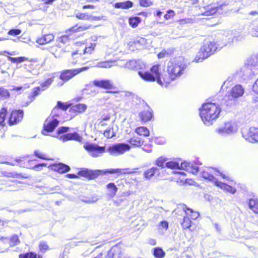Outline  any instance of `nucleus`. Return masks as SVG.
<instances>
[{"label":"nucleus","mask_w":258,"mask_h":258,"mask_svg":"<svg viewBox=\"0 0 258 258\" xmlns=\"http://www.w3.org/2000/svg\"><path fill=\"white\" fill-rule=\"evenodd\" d=\"M157 173H159V169L157 167H153L144 172V176L146 179L149 180Z\"/></svg>","instance_id":"c85d7f7f"},{"label":"nucleus","mask_w":258,"mask_h":258,"mask_svg":"<svg viewBox=\"0 0 258 258\" xmlns=\"http://www.w3.org/2000/svg\"><path fill=\"white\" fill-rule=\"evenodd\" d=\"M158 226L159 230L166 231L168 228V222L166 221H162L159 223Z\"/></svg>","instance_id":"603ef678"},{"label":"nucleus","mask_w":258,"mask_h":258,"mask_svg":"<svg viewBox=\"0 0 258 258\" xmlns=\"http://www.w3.org/2000/svg\"><path fill=\"white\" fill-rule=\"evenodd\" d=\"M0 240H2L4 243L9 241L10 246L13 247L20 243V241L18 236L17 235H13L9 239L7 237H0Z\"/></svg>","instance_id":"6ab92c4d"},{"label":"nucleus","mask_w":258,"mask_h":258,"mask_svg":"<svg viewBox=\"0 0 258 258\" xmlns=\"http://www.w3.org/2000/svg\"><path fill=\"white\" fill-rule=\"evenodd\" d=\"M10 96V93L7 89L0 87V99H7Z\"/></svg>","instance_id":"37998d69"},{"label":"nucleus","mask_w":258,"mask_h":258,"mask_svg":"<svg viewBox=\"0 0 258 258\" xmlns=\"http://www.w3.org/2000/svg\"><path fill=\"white\" fill-rule=\"evenodd\" d=\"M29 88V85L28 84H25L23 86L20 87H13L11 90L12 91H24V90Z\"/></svg>","instance_id":"bf43d9fd"},{"label":"nucleus","mask_w":258,"mask_h":258,"mask_svg":"<svg viewBox=\"0 0 258 258\" xmlns=\"http://www.w3.org/2000/svg\"><path fill=\"white\" fill-rule=\"evenodd\" d=\"M167 161V159L163 157H160L156 160L155 164L158 167L161 168H164L165 167V162Z\"/></svg>","instance_id":"49530a36"},{"label":"nucleus","mask_w":258,"mask_h":258,"mask_svg":"<svg viewBox=\"0 0 258 258\" xmlns=\"http://www.w3.org/2000/svg\"><path fill=\"white\" fill-rule=\"evenodd\" d=\"M19 257V258H42L41 256L32 252L20 254Z\"/></svg>","instance_id":"a19ab883"},{"label":"nucleus","mask_w":258,"mask_h":258,"mask_svg":"<svg viewBox=\"0 0 258 258\" xmlns=\"http://www.w3.org/2000/svg\"><path fill=\"white\" fill-rule=\"evenodd\" d=\"M249 208L255 213L258 214V200L251 199H250L248 203Z\"/></svg>","instance_id":"f704fd0d"},{"label":"nucleus","mask_w":258,"mask_h":258,"mask_svg":"<svg viewBox=\"0 0 258 258\" xmlns=\"http://www.w3.org/2000/svg\"><path fill=\"white\" fill-rule=\"evenodd\" d=\"M247 66L258 71V55H253L247 60Z\"/></svg>","instance_id":"b1692460"},{"label":"nucleus","mask_w":258,"mask_h":258,"mask_svg":"<svg viewBox=\"0 0 258 258\" xmlns=\"http://www.w3.org/2000/svg\"><path fill=\"white\" fill-rule=\"evenodd\" d=\"M69 131V127L61 126L58 128L56 135L54 136V137L58 138L60 134L62 133H67Z\"/></svg>","instance_id":"864d4df0"},{"label":"nucleus","mask_w":258,"mask_h":258,"mask_svg":"<svg viewBox=\"0 0 258 258\" xmlns=\"http://www.w3.org/2000/svg\"><path fill=\"white\" fill-rule=\"evenodd\" d=\"M114 62L112 61H106L98 62L95 67L101 68H110L113 66Z\"/></svg>","instance_id":"4c0bfd02"},{"label":"nucleus","mask_w":258,"mask_h":258,"mask_svg":"<svg viewBox=\"0 0 258 258\" xmlns=\"http://www.w3.org/2000/svg\"><path fill=\"white\" fill-rule=\"evenodd\" d=\"M202 177L205 179L209 180V181L213 182L216 185V182H219L218 181L214 176V175H219L223 179H226L228 181H232V179L229 176H226L224 174L220 172L219 171L217 170L216 169L213 168H207L205 169L201 173Z\"/></svg>","instance_id":"39448f33"},{"label":"nucleus","mask_w":258,"mask_h":258,"mask_svg":"<svg viewBox=\"0 0 258 258\" xmlns=\"http://www.w3.org/2000/svg\"><path fill=\"white\" fill-rule=\"evenodd\" d=\"M53 81V78L48 79L45 82L40 85L39 87H40L41 91L45 90L49 86L52 84Z\"/></svg>","instance_id":"c03bdc74"},{"label":"nucleus","mask_w":258,"mask_h":258,"mask_svg":"<svg viewBox=\"0 0 258 258\" xmlns=\"http://www.w3.org/2000/svg\"><path fill=\"white\" fill-rule=\"evenodd\" d=\"M34 155L38 158L42 159H44V160H48V159L46 157L45 155L40 152L39 151H37V150L35 151Z\"/></svg>","instance_id":"0e129e2a"},{"label":"nucleus","mask_w":258,"mask_h":258,"mask_svg":"<svg viewBox=\"0 0 258 258\" xmlns=\"http://www.w3.org/2000/svg\"><path fill=\"white\" fill-rule=\"evenodd\" d=\"M86 109L87 106L84 104H78L74 106V109L79 113L84 112Z\"/></svg>","instance_id":"8fccbe9b"},{"label":"nucleus","mask_w":258,"mask_h":258,"mask_svg":"<svg viewBox=\"0 0 258 258\" xmlns=\"http://www.w3.org/2000/svg\"><path fill=\"white\" fill-rule=\"evenodd\" d=\"M216 186L220 187L221 189L229 192L232 194H234L236 192V190L235 188L225 183L220 182H216Z\"/></svg>","instance_id":"393cba45"},{"label":"nucleus","mask_w":258,"mask_h":258,"mask_svg":"<svg viewBox=\"0 0 258 258\" xmlns=\"http://www.w3.org/2000/svg\"><path fill=\"white\" fill-rule=\"evenodd\" d=\"M162 68L160 64L153 66L148 71H139L138 74L144 81L147 82L157 81V83L162 87H167L164 81L166 75H162Z\"/></svg>","instance_id":"7ed1b4c3"},{"label":"nucleus","mask_w":258,"mask_h":258,"mask_svg":"<svg viewBox=\"0 0 258 258\" xmlns=\"http://www.w3.org/2000/svg\"><path fill=\"white\" fill-rule=\"evenodd\" d=\"M221 111V108L218 104L207 102L200 109V115L204 123L209 126L219 117Z\"/></svg>","instance_id":"f03ea898"},{"label":"nucleus","mask_w":258,"mask_h":258,"mask_svg":"<svg viewBox=\"0 0 258 258\" xmlns=\"http://www.w3.org/2000/svg\"><path fill=\"white\" fill-rule=\"evenodd\" d=\"M143 64H141V62L139 61H137L136 60H131L127 61L125 64V67L131 70H138L139 69H142Z\"/></svg>","instance_id":"4be33fe9"},{"label":"nucleus","mask_w":258,"mask_h":258,"mask_svg":"<svg viewBox=\"0 0 258 258\" xmlns=\"http://www.w3.org/2000/svg\"><path fill=\"white\" fill-rule=\"evenodd\" d=\"M131 147L128 144L118 143L110 146L107 149V152L112 155L117 156L129 151Z\"/></svg>","instance_id":"1a4fd4ad"},{"label":"nucleus","mask_w":258,"mask_h":258,"mask_svg":"<svg viewBox=\"0 0 258 258\" xmlns=\"http://www.w3.org/2000/svg\"><path fill=\"white\" fill-rule=\"evenodd\" d=\"M82 54V53L80 52H79V50L75 51L72 53V57L73 59V60L72 61V63L74 64H75L77 63V62L78 61V59L81 56Z\"/></svg>","instance_id":"09e8293b"},{"label":"nucleus","mask_w":258,"mask_h":258,"mask_svg":"<svg viewBox=\"0 0 258 258\" xmlns=\"http://www.w3.org/2000/svg\"><path fill=\"white\" fill-rule=\"evenodd\" d=\"M52 170L59 173H64L70 170V168L68 165L62 163L54 164L50 165Z\"/></svg>","instance_id":"412c9836"},{"label":"nucleus","mask_w":258,"mask_h":258,"mask_svg":"<svg viewBox=\"0 0 258 258\" xmlns=\"http://www.w3.org/2000/svg\"><path fill=\"white\" fill-rule=\"evenodd\" d=\"M78 174L84 177H90L93 175V171L86 168H83L79 171Z\"/></svg>","instance_id":"79ce46f5"},{"label":"nucleus","mask_w":258,"mask_h":258,"mask_svg":"<svg viewBox=\"0 0 258 258\" xmlns=\"http://www.w3.org/2000/svg\"><path fill=\"white\" fill-rule=\"evenodd\" d=\"M241 72L243 73V77L244 79H248L251 78L255 74L258 73L257 71L254 70L248 66H244L241 69Z\"/></svg>","instance_id":"a211bd4d"},{"label":"nucleus","mask_w":258,"mask_h":258,"mask_svg":"<svg viewBox=\"0 0 258 258\" xmlns=\"http://www.w3.org/2000/svg\"><path fill=\"white\" fill-rule=\"evenodd\" d=\"M9 60L11 61L12 62L19 63L24 61H26L28 59V58L24 56H21L18 57H9Z\"/></svg>","instance_id":"a18cd8bd"},{"label":"nucleus","mask_w":258,"mask_h":258,"mask_svg":"<svg viewBox=\"0 0 258 258\" xmlns=\"http://www.w3.org/2000/svg\"><path fill=\"white\" fill-rule=\"evenodd\" d=\"M227 42V39L224 40L223 43H219L215 40L212 41L205 40L193 61L196 63L202 62L217 50H220L225 46Z\"/></svg>","instance_id":"f257e3e1"},{"label":"nucleus","mask_w":258,"mask_h":258,"mask_svg":"<svg viewBox=\"0 0 258 258\" xmlns=\"http://www.w3.org/2000/svg\"><path fill=\"white\" fill-rule=\"evenodd\" d=\"M153 254L156 258H163L165 255V252L160 247L153 248Z\"/></svg>","instance_id":"58836bf2"},{"label":"nucleus","mask_w":258,"mask_h":258,"mask_svg":"<svg viewBox=\"0 0 258 258\" xmlns=\"http://www.w3.org/2000/svg\"><path fill=\"white\" fill-rule=\"evenodd\" d=\"M242 137L249 143H258V128L250 127L247 133H242Z\"/></svg>","instance_id":"9b49d317"},{"label":"nucleus","mask_w":258,"mask_h":258,"mask_svg":"<svg viewBox=\"0 0 258 258\" xmlns=\"http://www.w3.org/2000/svg\"><path fill=\"white\" fill-rule=\"evenodd\" d=\"M84 148L93 157H98L105 151V147H100L94 144H86L84 145Z\"/></svg>","instance_id":"9d476101"},{"label":"nucleus","mask_w":258,"mask_h":258,"mask_svg":"<svg viewBox=\"0 0 258 258\" xmlns=\"http://www.w3.org/2000/svg\"><path fill=\"white\" fill-rule=\"evenodd\" d=\"M23 117L22 110L13 111L9 117V123L10 125H14L20 121Z\"/></svg>","instance_id":"2eb2a0df"},{"label":"nucleus","mask_w":258,"mask_h":258,"mask_svg":"<svg viewBox=\"0 0 258 258\" xmlns=\"http://www.w3.org/2000/svg\"><path fill=\"white\" fill-rule=\"evenodd\" d=\"M183 210L185 212L186 216H189L193 220H196L200 216V214L196 211H194L191 209L187 208L186 205L183 206Z\"/></svg>","instance_id":"a878e982"},{"label":"nucleus","mask_w":258,"mask_h":258,"mask_svg":"<svg viewBox=\"0 0 258 258\" xmlns=\"http://www.w3.org/2000/svg\"><path fill=\"white\" fill-rule=\"evenodd\" d=\"M21 31L20 29H12L9 31L8 34H9L10 35L16 36V35L20 34L21 33Z\"/></svg>","instance_id":"69168bd1"},{"label":"nucleus","mask_w":258,"mask_h":258,"mask_svg":"<svg viewBox=\"0 0 258 258\" xmlns=\"http://www.w3.org/2000/svg\"><path fill=\"white\" fill-rule=\"evenodd\" d=\"M174 15V12L172 10L168 11L167 14L164 15V18L166 20H168L173 17Z\"/></svg>","instance_id":"774afa93"},{"label":"nucleus","mask_w":258,"mask_h":258,"mask_svg":"<svg viewBox=\"0 0 258 258\" xmlns=\"http://www.w3.org/2000/svg\"><path fill=\"white\" fill-rule=\"evenodd\" d=\"M7 112V109L5 108L2 109L0 112V124L4 125V123L5 121L6 114Z\"/></svg>","instance_id":"5fc2aeb1"},{"label":"nucleus","mask_w":258,"mask_h":258,"mask_svg":"<svg viewBox=\"0 0 258 258\" xmlns=\"http://www.w3.org/2000/svg\"><path fill=\"white\" fill-rule=\"evenodd\" d=\"M165 167L171 169H181L180 164L177 161H170L165 163Z\"/></svg>","instance_id":"72a5a7b5"},{"label":"nucleus","mask_w":258,"mask_h":258,"mask_svg":"<svg viewBox=\"0 0 258 258\" xmlns=\"http://www.w3.org/2000/svg\"><path fill=\"white\" fill-rule=\"evenodd\" d=\"M232 34L230 31H224L219 34L217 39L215 40L219 43H223L224 40L227 39V42L225 44V46L229 42L232 41Z\"/></svg>","instance_id":"f3484780"},{"label":"nucleus","mask_w":258,"mask_h":258,"mask_svg":"<svg viewBox=\"0 0 258 258\" xmlns=\"http://www.w3.org/2000/svg\"><path fill=\"white\" fill-rule=\"evenodd\" d=\"M57 46L59 48H61L64 45H68L70 42V39L67 35H63L58 37L56 39Z\"/></svg>","instance_id":"7c9ffc66"},{"label":"nucleus","mask_w":258,"mask_h":258,"mask_svg":"<svg viewBox=\"0 0 258 258\" xmlns=\"http://www.w3.org/2000/svg\"><path fill=\"white\" fill-rule=\"evenodd\" d=\"M76 17L80 20L98 21L101 19L100 17L93 16L86 13H78L76 14Z\"/></svg>","instance_id":"5701e85b"},{"label":"nucleus","mask_w":258,"mask_h":258,"mask_svg":"<svg viewBox=\"0 0 258 258\" xmlns=\"http://www.w3.org/2000/svg\"><path fill=\"white\" fill-rule=\"evenodd\" d=\"M238 131L237 124L233 122H226L224 125L216 129V132L222 136L230 135L236 133Z\"/></svg>","instance_id":"6e6552de"},{"label":"nucleus","mask_w":258,"mask_h":258,"mask_svg":"<svg viewBox=\"0 0 258 258\" xmlns=\"http://www.w3.org/2000/svg\"><path fill=\"white\" fill-rule=\"evenodd\" d=\"M185 68V64L179 59H174L168 62L167 64L168 75H166V78L164 80L167 87L172 81L182 74Z\"/></svg>","instance_id":"20e7f679"},{"label":"nucleus","mask_w":258,"mask_h":258,"mask_svg":"<svg viewBox=\"0 0 258 258\" xmlns=\"http://www.w3.org/2000/svg\"><path fill=\"white\" fill-rule=\"evenodd\" d=\"M123 201V199L118 197L116 200H113V203L116 206H119L122 203Z\"/></svg>","instance_id":"338daca9"},{"label":"nucleus","mask_w":258,"mask_h":258,"mask_svg":"<svg viewBox=\"0 0 258 258\" xmlns=\"http://www.w3.org/2000/svg\"><path fill=\"white\" fill-rule=\"evenodd\" d=\"M77 45H82L83 46V53H90L91 54L94 49L96 46V44L94 43H90L88 45H85L84 43L80 42H76Z\"/></svg>","instance_id":"2f4dec72"},{"label":"nucleus","mask_w":258,"mask_h":258,"mask_svg":"<svg viewBox=\"0 0 258 258\" xmlns=\"http://www.w3.org/2000/svg\"><path fill=\"white\" fill-rule=\"evenodd\" d=\"M147 110H144L140 113L139 117L143 122L150 121L152 118V112L149 107L147 106Z\"/></svg>","instance_id":"aec40b11"},{"label":"nucleus","mask_w":258,"mask_h":258,"mask_svg":"<svg viewBox=\"0 0 258 258\" xmlns=\"http://www.w3.org/2000/svg\"><path fill=\"white\" fill-rule=\"evenodd\" d=\"M180 168L193 174H196L199 171V167L195 163L190 162H181Z\"/></svg>","instance_id":"dca6fc26"},{"label":"nucleus","mask_w":258,"mask_h":258,"mask_svg":"<svg viewBox=\"0 0 258 258\" xmlns=\"http://www.w3.org/2000/svg\"><path fill=\"white\" fill-rule=\"evenodd\" d=\"M59 139L63 142L73 140L80 143L82 142L83 140V138L76 132L62 135L59 137Z\"/></svg>","instance_id":"4468645a"},{"label":"nucleus","mask_w":258,"mask_h":258,"mask_svg":"<svg viewBox=\"0 0 258 258\" xmlns=\"http://www.w3.org/2000/svg\"><path fill=\"white\" fill-rule=\"evenodd\" d=\"M96 174L99 175L98 173L105 174L107 173L109 174H116L119 173L120 174H132L135 172L134 169L129 168H117V169H109L103 170H96L94 171Z\"/></svg>","instance_id":"ddd939ff"},{"label":"nucleus","mask_w":258,"mask_h":258,"mask_svg":"<svg viewBox=\"0 0 258 258\" xmlns=\"http://www.w3.org/2000/svg\"><path fill=\"white\" fill-rule=\"evenodd\" d=\"M94 84L104 89H110L112 87V84L108 80L94 81Z\"/></svg>","instance_id":"bb28decb"},{"label":"nucleus","mask_w":258,"mask_h":258,"mask_svg":"<svg viewBox=\"0 0 258 258\" xmlns=\"http://www.w3.org/2000/svg\"><path fill=\"white\" fill-rule=\"evenodd\" d=\"M40 250L42 252H45L48 249V245L45 242H41L39 245Z\"/></svg>","instance_id":"6e6d98bb"},{"label":"nucleus","mask_w":258,"mask_h":258,"mask_svg":"<svg viewBox=\"0 0 258 258\" xmlns=\"http://www.w3.org/2000/svg\"><path fill=\"white\" fill-rule=\"evenodd\" d=\"M191 221L187 216L184 217L181 225L184 229L189 228L191 226Z\"/></svg>","instance_id":"3c124183"},{"label":"nucleus","mask_w":258,"mask_h":258,"mask_svg":"<svg viewBox=\"0 0 258 258\" xmlns=\"http://www.w3.org/2000/svg\"><path fill=\"white\" fill-rule=\"evenodd\" d=\"M41 91L40 89V87H37L34 89L33 91L32 92V94L31 96V101L35 99V97L37 96L39 94V91Z\"/></svg>","instance_id":"052dcab7"},{"label":"nucleus","mask_w":258,"mask_h":258,"mask_svg":"<svg viewBox=\"0 0 258 258\" xmlns=\"http://www.w3.org/2000/svg\"><path fill=\"white\" fill-rule=\"evenodd\" d=\"M89 67H84L78 69L64 70L60 72L59 79L63 82L59 83L58 85L61 86L64 82L69 81L70 79L77 75L78 74L88 70Z\"/></svg>","instance_id":"423d86ee"},{"label":"nucleus","mask_w":258,"mask_h":258,"mask_svg":"<svg viewBox=\"0 0 258 258\" xmlns=\"http://www.w3.org/2000/svg\"><path fill=\"white\" fill-rule=\"evenodd\" d=\"M81 200L86 203L91 204L97 202L98 200V198L96 196H93L91 197L85 198Z\"/></svg>","instance_id":"de8ad7c7"},{"label":"nucleus","mask_w":258,"mask_h":258,"mask_svg":"<svg viewBox=\"0 0 258 258\" xmlns=\"http://www.w3.org/2000/svg\"><path fill=\"white\" fill-rule=\"evenodd\" d=\"M133 3L130 1L116 3L114 6L116 9H127L133 7Z\"/></svg>","instance_id":"c756f323"},{"label":"nucleus","mask_w":258,"mask_h":258,"mask_svg":"<svg viewBox=\"0 0 258 258\" xmlns=\"http://www.w3.org/2000/svg\"><path fill=\"white\" fill-rule=\"evenodd\" d=\"M57 47H58L57 46V45H56V46H54L53 47H51L49 48V52L50 53H51L54 55V56L56 58H59L61 57V53L62 52H66V51L62 49L60 50V51L59 52H58V51L57 50Z\"/></svg>","instance_id":"c9c22d12"},{"label":"nucleus","mask_w":258,"mask_h":258,"mask_svg":"<svg viewBox=\"0 0 258 258\" xmlns=\"http://www.w3.org/2000/svg\"><path fill=\"white\" fill-rule=\"evenodd\" d=\"M59 121L56 118L49 117L43 124L44 131L42 132L43 135H47L46 133L52 132L57 126Z\"/></svg>","instance_id":"f8f14e48"},{"label":"nucleus","mask_w":258,"mask_h":258,"mask_svg":"<svg viewBox=\"0 0 258 258\" xmlns=\"http://www.w3.org/2000/svg\"><path fill=\"white\" fill-rule=\"evenodd\" d=\"M57 106L63 110H66L69 107V105L62 103L60 101H58L57 103Z\"/></svg>","instance_id":"680f3d73"},{"label":"nucleus","mask_w":258,"mask_h":258,"mask_svg":"<svg viewBox=\"0 0 258 258\" xmlns=\"http://www.w3.org/2000/svg\"><path fill=\"white\" fill-rule=\"evenodd\" d=\"M127 142L132 146L139 147L141 146L144 142V141L138 136H134L131 138Z\"/></svg>","instance_id":"cd10ccee"},{"label":"nucleus","mask_w":258,"mask_h":258,"mask_svg":"<svg viewBox=\"0 0 258 258\" xmlns=\"http://www.w3.org/2000/svg\"><path fill=\"white\" fill-rule=\"evenodd\" d=\"M141 22V19L138 17H131L128 20V23L133 28H136Z\"/></svg>","instance_id":"ea45409f"},{"label":"nucleus","mask_w":258,"mask_h":258,"mask_svg":"<svg viewBox=\"0 0 258 258\" xmlns=\"http://www.w3.org/2000/svg\"><path fill=\"white\" fill-rule=\"evenodd\" d=\"M106 188L109 191V196L110 197L113 198L116 195L118 188L114 183H109L107 184Z\"/></svg>","instance_id":"473e14b6"},{"label":"nucleus","mask_w":258,"mask_h":258,"mask_svg":"<svg viewBox=\"0 0 258 258\" xmlns=\"http://www.w3.org/2000/svg\"><path fill=\"white\" fill-rule=\"evenodd\" d=\"M104 135L107 138H111L114 136V134L112 131V129L109 128L104 131Z\"/></svg>","instance_id":"13d9d810"},{"label":"nucleus","mask_w":258,"mask_h":258,"mask_svg":"<svg viewBox=\"0 0 258 258\" xmlns=\"http://www.w3.org/2000/svg\"><path fill=\"white\" fill-rule=\"evenodd\" d=\"M43 37L45 39V40L46 43L51 42L54 38V35L52 34H46V35H44Z\"/></svg>","instance_id":"e2e57ef3"},{"label":"nucleus","mask_w":258,"mask_h":258,"mask_svg":"<svg viewBox=\"0 0 258 258\" xmlns=\"http://www.w3.org/2000/svg\"><path fill=\"white\" fill-rule=\"evenodd\" d=\"M140 4L142 7H147L153 5V2L150 0H139Z\"/></svg>","instance_id":"4d7b16f0"},{"label":"nucleus","mask_w":258,"mask_h":258,"mask_svg":"<svg viewBox=\"0 0 258 258\" xmlns=\"http://www.w3.org/2000/svg\"><path fill=\"white\" fill-rule=\"evenodd\" d=\"M136 133L140 136H143L144 137H148L150 134L148 129L146 127L144 126H141L137 128L136 130Z\"/></svg>","instance_id":"e433bc0d"},{"label":"nucleus","mask_w":258,"mask_h":258,"mask_svg":"<svg viewBox=\"0 0 258 258\" xmlns=\"http://www.w3.org/2000/svg\"><path fill=\"white\" fill-rule=\"evenodd\" d=\"M244 92V89L241 85H237L233 87L230 91V95L227 99H225V101L227 102L226 105L227 106H232L235 104V99L241 97L243 95Z\"/></svg>","instance_id":"0eeeda50"}]
</instances>
